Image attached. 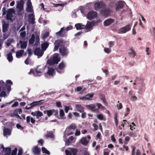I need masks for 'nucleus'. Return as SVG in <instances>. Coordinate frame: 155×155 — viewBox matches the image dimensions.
Masks as SVG:
<instances>
[{
    "label": "nucleus",
    "instance_id": "c9c22d12",
    "mask_svg": "<svg viewBox=\"0 0 155 155\" xmlns=\"http://www.w3.org/2000/svg\"><path fill=\"white\" fill-rule=\"evenodd\" d=\"M27 12H31L33 11L32 6H27L26 9Z\"/></svg>",
    "mask_w": 155,
    "mask_h": 155
},
{
    "label": "nucleus",
    "instance_id": "423d86ee",
    "mask_svg": "<svg viewBox=\"0 0 155 155\" xmlns=\"http://www.w3.org/2000/svg\"><path fill=\"white\" fill-rule=\"evenodd\" d=\"M97 16V13L96 12L93 11H90L87 14V18L89 20L94 19Z\"/></svg>",
    "mask_w": 155,
    "mask_h": 155
},
{
    "label": "nucleus",
    "instance_id": "6ab92c4d",
    "mask_svg": "<svg viewBox=\"0 0 155 155\" xmlns=\"http://www.w3.org/2000/svg\"><path fill=\"white\" fill-rule=\"evenodd\" d=\"M76 127L75 124L72 123L67 127L65 130V132H69L71 130H75Z\"/></svg>",
    "mask_w": 155,
    "mask_h": 155
},
{
    "label": "nucleus",
    "instance_id": "864d4df0",
    "mask_svg": "<svg viewBox=\"0 0 155 155\" xmlns=\"http://www.w3.org/2000/svg\"><path fill=\"white\" fill-rule=\"evenodd\" d=\"M26 34V33L25 31H24L20 33V35L21 37L22 38H24L25 37Z\"/></svg>",
    "mask_w": 155,
    "mask_h": 155
},
{
    "label": "nucleus",
    "instance_id": "6e6d98bb",
    "mask_svg": "<svg viewBox=\"0 0 155 155\" xmlns=\"http://www.w3.org/2000/svg\"><path fill=\"white\" fill-rule=\"evenodd\" d=\"M105 150L106 151V152H104V155H109V152L110 151L107 148L105 149Z\"/></svg>",
    "mask_w": 155,
    "mask_h": 155
},
{
    "label": "nucleus",
    "instance_id": "4d7b16f0",
    "mask_svg": "<svg viewBox=\"0 0 155 155\" xmlns=\"http://www.w3.org/2000/svg\"><path fill=\"white\" fill-rule=\"evenodd\" d=\"M16 127L18 129H20L21 130H23L24 129V127H22L20 125L18 124H16Z\"/></svg>",
    "mask_w": 155,
    "mask_h": 155
},
{
    "label": "nucleus",
    "instance_id": "b1692460",
    "mask_svg": "<svg viewBox=\"0 0 155 155\" xmlns=\"http://www.w3.org/2000/svg\"><path fill=\"white\" fill-rule=\"evenodd\" d=\"M80 142L83 145H86L88 143V141L87 140L86 137H83L80 140Z\"/></svg>",
    "mask_w": 155,
    "mask_h": 155
},
{
    "label": "nucleus",
    "instance_id": "a878e982",
    "mask_svg": "<svg viewBox=\"0 0 155 155\" xmlns=\"http://www.w3.org/2000/svg\"><path fill=\"white\" fill-rule=\"evenodd\" d=\"M128 54L131 57L134 58L136 55V53L134 50L132 48H130Z\"/></svg>",
    "mask_w": 155,
    "mask_h": 155
},
{
    "label": "nucleus",
    "instance_id": "1a4fd4ad",
    "mask_svg": "<svg viewBox=\"0 0 155 155\" xmlns=\"http://www.w3.org/2000/svg\"><path fill=\"white\" fill-rule=\"evenodd\" d=\"M44 53V51L40 48H36L34 51V54L38 56L41 57Z\"/></svg>",
    "mask_w": 155,
    "mask_h": 155
},
{
    "label": "nucleus",
    "instance_id": "9d476101",
    "mask_svg": "<svg viewBox=\"0 0 155 155\" xmlns=\"http://www.w3.org/2000/svg\"><path fill=\"white\" fill-rule=\"evenodd\" d=\"M101 14L104 16H108L110 12V9L108 8H104L101 11Z\"/></svg>",
    "mask_w": 155,
    "mask_h": 155
},
{
    "label": "nucleus",
    "instance_id": "680f3d73",
    "mask_svg": "<svg viewBox=\"0 0 155 155\" xmlns=\"http://www.w3.org/2000/svg\"><path fill=\"white\" fill-rule=\"evenodd\" d=\"M73 28V27L71 25H70L69 26L67 27L64 30L67 31H69L71 29Z\"/></svg>",
    "mask_w": 155,
    "mask_h": 155
},
{
    "label": "nucleus",
    "instance_id": "5701e85b",
    "mask_svg": "<svg viewBox=\"0 0 155 155\" xmlns=\"http://www.w3.org/2000/svg\"><path fill=\"white\" fill-rule=\"evenodd\" d=\"M55 72L54 70L52 68H48V71L47 72L48 74L51 76H53Z\"/></svg>",
    "mask_w": 155,
    "mask_h": 155
},
{
    "label": "nucleus",
    "instance_id": "e2e57ef3",
    "mask_svg": "<svg viewBox=\"0 0 155 155\" xmlns=\"http://www.w3.org/2000/svg\"><path fill=\"white\" fill-rule=\"evenodd\" d=\"M2 11H3V13H2V15H5L6 13H7V11L6 8L5 7H4L2 8Z\"/></svg>",
    "mask_w": 155,
    "mask_h": 155
},
{
    "label": "nucleus",
    "instance_id": "8fccbe9b",
    "mask_svg": "<svg viewBox=\"0 0 155 155\" xmlns=\"http://www.w3.org/2000/svg\"><path fill=\"white\" fill-rule=\"evenodd\" d=\"M118 103H119V105H117V107L118 109H120L123 107V105L121 103H119V101H118Z\"/></svg>",
    "mask_w": 155,
    "mask_h": 155
},
{
    "label": "nucleus",
    "instance_id": "58836bf2",
    "mask_svg": "<svg viewBox=\"0 0 155 155\" xmlns=\"http://www.w3.org/2000/svg\"><path fill=\"white\" fill-rule=\"evenodd\" d=\"M49 32H46L42 36V38L45 40V38H47L49 35Z\"/></svg>",
    "mask_w": 155,
    "mask_h": 155
},
{
    "label": "nucleus",
    "instance_id": "f257e3e1",
    "mask_svg": "<svg viewBox=\"0 0 155 155\" xmlns=\"http://www.w3.org/2000/svg\"><path fill=\"white\" fill-rule=\"evenodd\" d=\"M64 43V41L62 39H59L56 40L54 43L55 45L53 51H57L60 46L59 51L61 55L62 56H67L68 54L69 51L67 47L63 45Z\"/></svg>",
    "mask_w": 155,
    "mask_h": 155
},
{
    "label": "nucleus",
    "instance_id": "0e129e2a",
    "mask_svg": "<svg viewBox=\"0 0 155 155\" xmlns=\"http://www.w3.org/2000/svg\"><path fill=\"white\" fill-rule=\"evenodd\" d=\"M82 89V87L80 86L77 87L76 89H75V91L78 92L81 91Z\"/></svg>",
    "mask_w": 155,
    "mask_h": 155
},
{
    "label": "nucleus",
    "instance_id": "2f4dec72",
    "mask_svg": "<svg viewBox=\"0 0 155 155\" xmlns=\"http://www.w3.org/2000/svg\"><path fill=\"white\" fill-rule=\"evenodd\" d=\"M35 71L37 74H41L44 71L43 68H39V66L35 68Z\"/></svg>",
    "mask_w": 155,
    "mask_h": 155
},
{
    "label": "nucleus",
    "instance_id": "e433bc0d",
    "mask_svg": "<svg viewBox=\"0 0 155 155\" xmlns=\"http://www.w3.org/2000/svg\"><path fill=\"white\" fill-rule=\"evenodd\" d=\"M71 150L73 153V155H77L78 150L76 148H71Z\"/></svg>",
    "mask_w": 155,
    "mask_h": 155
},
{
    "label": "nucleus",
    "instance_id": "473e14b6",
    "mask_svg": "<svg viewBox=\"0 0 155 155\" xmlns=\"http://www.w3.org/2000/svg\"><path fill=\"white\" fill-rule=\"evenodd\" d=\"M35 36L34 34L31 35V38L29 39V42L30 44H33L35 41Z\"/></svg>",
    "mask_w": 155,
    "mask_h": 155
},
{
    "label": "nucleus",
    "instance_id": "603ef678",
    "mask_svg": "<svg viewBox=\"0 0 155 155\" xmlns=\"http://www.w3.org/2000/svg\"><path fill=\"white\" fill-rule=\"evenodd\" d=\"M47 63L50 65H52L54 64V62L53 61V60L52 59L48 60L47 61Z\"/></svg>",
    "mask_w": 155,
    "mask_h": 155
},
{
    "label": "nucleus",
    "instance_id": "393cba45",
    "mask_svg": "<svg viewBox=\"0 0 155 155\" xmlns=\"http://www.w3.org/2000/svg\"><path fill=\"white\" fill-rule=\"evenodd\" d=\"M19 43L20 44V47L21 49H24L26 48L27 46V43L25 41H22L20 40L19 41Z\"/></svg>",
    "mask_w": 155,
    "mask_h": 155
},
{
    "label": "nucleus",
    "instance_id": "72a5a7b5",
    "mask_svg": "<svg viewBox=\"0 0 155 155\" xmlns=\"http://www.w3.org/2000/svg\"><path fill=\"white\" fill-rule=\"evenodd\" d=\"M41 150L43 153H46L48 155H49L50 153V152L44 147L41 148Z\"/></svg>",
    "mask_w": 155,
    "mask_h": 155
},
{
    "label": "nucleus",
    "instance_id": "4468645a",
    "mask_svg": "<svg viewBox=\"0 0 155 155\" xmlns=\"http://www.w3.org/2000/svg\"><path fill=\"white\" fill-rule=\"evenodd\" d=\"M42 101V100H40L38 101H33L28 105L31 106V107L35 106L40 105L43 104V102Z\"/></svg>",
    "mask_w": 155,
    "mask_h": 155
},
{
    "label": "nucleus",
    "instance_id": "dca6fc26",
    "mask_svg": "<svg viewBox=\"0 0 155 155\" xmlns=\"http://www.w3.org/2000/svg\"><path fill=\"white\" fill-rule=\"evenodd\" d=\"M125 2L124 1H119L117 3L116 8V10H118L120 9H121L123 8Z\"/></svg>",
    "mask_w": 155,
    "mask_h": 155
},
{
    "label": "nucleus",
    "instance_id": "39448f33",
    "mask_svg": "<svg viewBox=\"0 0 155 155\" xmlns=\"http://www.w3.org/2000/svg\"><path fill=\"white\" fill-rule=\"evenodd\" d=\"M131 29V26L130 25H128L120 28L118 31L119 33H125L129 31Z\"/></svg>",
    "mask_w": 155,
    "mask_h": 155
},
{
    "label": "nucleus",
    "instance_id": "412c9836",
    "mask_svg": "<svg viewBox=\"0 0 155 155\" xmlns=\"http://www.w3.org/2000/svg\"><path fill=\"white\" fill-rule=\"evenodd\" d=\"M22 110L21 108H17L14 111L13 113L11 114V116L13 117L14 116L18 114H20L22 113Z\"/></svg>",
    "mask_w": 155,
    "mask_h": 155
},
{
    "label": "nucleus",
    "instance_id": "37998d69",
    "mask_svg": "<svg viewBox=\"0 0 155 155\" xmlns=\"http://www.w3.org/2000/svg\"><path fill=\"white\" fill-rule=\"evenodd\" d=\"M6 96V94L4 90L2 91L0 93V97H5Z\"/></svg>",
    "mask_w": 155,
    "mask_h": 155
},
{
    "label": "nucleus",
    "instance_id": "79ce46f5",
    "mask_svg": "<svg viewBox=\"0 0 155 155\" xmlns=\"http://www.w3.org/2000/svg\"><path fill=\"white\" fill-rule=\"evenodd\" d=\"M36 114L37 118V119H38L39 117H41L43 115L42 113L39 111H37Z\"/></svg>",
    "mask_w": 155,
    "mask_h": 155
},
{
    "label": "nucleus",
    "instance_id": "f704fd0d",
    "mask_svg": "<svg viewBox=\"0 0 155 155\" xmlns=\"http://www.w3.org/2000/svg\"><path fill=\"white\" fill-rule=\"evenodd\" d=\"M64 30V27L61 28V30L59 31L56 33V35L60 37L62 36V34Z\"/></svg>",
    "mask_w": 155,
    "mask_h": 155
},
{
    "label": "nucleus",
    "instance_id": "a211bd4d",
    "mask_svg": "<svg viewBox=\"0 0 155 155\" xmlns=\"http://www.w3.org/2000/svg\"><path fill=\"white\" fill-rule=\"evenodd\" d=\"M76 110L80 113L84 111V107L80 104H77L75 105Z\"/></svg>",
    "mask_w": 155,
    "mask_h": 155
},
{
    "label": "nucleus",
    "instance_id": "4c0bfd02",
    "mask_svg": "<svg viewBox=\"0 0 155 155\" xmlns=\"http://www.w3.org/2000/svg\"><path fill=\"white\" fill-rule=\"evenodd\" d=\"M54 112V110H47V114L48 117H49L51 116L53 113Z\"/></svg>",
    "mask_w": 155,
    "mask_h": 155
},
{
    "label": "nucleus",
    "instance_id": "c85d7f7f",
    "mask_svg": "<svg viewBox=\"0 0 155 155\" xmlns=\"http://www.w3.org/2000/svg\"><path fill=\"white\" fill-rule=\"evenodd\" d=\"M11 131L8 128H5L3 130V135L4 136L7 135H10L11 134Z\"/></svg>",
    "mask_w": 155,
    "mask_h": 155
},
{
    "label": "nucleus",
    "instance_id": "bf43d9fd",
    "mask_svg": "<svg viewBox=\"0 0 155 155\" xmlns=\"http://www.w3.org/2000/svg\"><path fill=\"white\" fill-rule=\"evenodd\" d=\"M93 126L94 127V130H97L98 129V126L96 124L94 123L93 124Z\"/></svg>",
    "mask_w": 155,
    "mask_h": 155
},
{
    "label": "nucleus",
    "instance_id": "aec40b11",
    "mask_svg": "<svg viewBox=\"0 0 155 155\" xmlns=\"http://www.w3.org/2000/svg\"><path fill=\"white\" fill-rule=\"evenodd\" d=\"M2 31L5 32L8 31V29L9 27V24L7 23L5 21H2Z\"/></svg>",
    "mask_w": 155,
    "mask_h": 155
},
{
    "label": "nucleus",
    "instance_id": "bb28decb",
    "mask_svg": "<svg viewBox=\"0 0 155 155\" xmlns=\"http://www.w3.org/2000/svg\"><path fill=\"white\" fill-rule=\"evenodd\" d=\"M24 53V51L23 50H21L18 51H17L16 52V56L17 58H19L21 57Z\"/></svg>",
    "mask_w": 155,
    "mask_h": 155
},
{
    "label": "nucleus",
    "instance_id": "4be33fe9",
    "mask_svg": "<svg viewBox=\"0 0 155 155\" xmlns=\"http://www.w3.org/2000/svg\"><path fill=\"white\" fill-rule=\"evenodd\" d=\"M49 45V44L47 41H45L41 45V48L44 51H45Z\"/></svg>",
    "mask_w": 155,
    "mask_h": 155
},
{
    "label": "nucleus",
    "instance_id": "ddd939ff",
    "mask_svg": "<svg viewBox=\"0 0 155 155\" xmlns=\"http://www.w3.org/2000/svg\"><path fill=\"white\" fill-rule=\"evenodd\" d=\"M114 20L113 19L109 18L105 20L104 22V25L107 26L110 25V24L114 23Z\"/></svg>",
    "mask_w": 155,
    "mask_h": 155
},
{
    "label": "nucleus",
    "instance_id": "f3484780",
    "mask_svg": "<svg viewBox=\"0 0 155 155\" xmlns=\"http://www.w3.org/2000/svg\"><path fill=\"white\" fill-rule=\"evenodd\" d=\"M65 66V64L64 63V62H61L59 64L58 68L56 69V71L60 73V70H63L64 69Z\"/></svg>",
    "mask_w": 155,
    "mask_h": 155
},
{
    "label": "nucleus",
    "instance_id": "774afa93",
    "mask_svg": "<svg viewBox=\"0 0 155 155\" xmlns=\"http://www.w3.org/2000/svg\"><path fill=\"white\" fill-rule=\"evenodd\" d=\"M100 97L101 99L103 101L105 99V97L104 95L103 94H101L100 95Z\"/></svg>",
    "mask_w": 155,
    "mask_h": 155
},
{
    "label": "nucleus",
    "instance_id": "69168bd1",
    "mask_svg": "<svg viewBox=\"0 0 155 155\" xmlns=\"http://www.w3.org/2000/svg\"><path fill=\"white\" fill-rule=\"evenodd\" d=\"M114 41H110L109 42V47L110 48L112 47L114 45Z\"/></svg>",
    "mask_w": 155,
    "mask_h": 155
},
{
    "label": "nucleus",
    "instance_id": "0eeeda50",
    "mask_svg": "<svg viewBox=\"0 0 155 155\" xmlns=\"http://www.w3.org/2000/svg\"><path fill=\"white\" fill-rule=\"evenodd\" d=\"M14 12V9L10 8L7 11L6 15V19L8 20L12 21V18L13 17V13Z\"/></svg>",
    "mask_w": 155,
    "mask_h": 155
},
{
    "label": "nucleus",
    "instance_id": "de8ad7c7",
    "mask_svg": "<svg viewBox=\"0 0 155 155\" xmlns=\"http://www.w3.org/2000/svg\"><path fill=\"white\" fill-rule=\"evenodd\" d=\"M75 26L77 30L81 29V24L80 23H77L75 25Z\"/></svg>",
    "mask_w": 155,
    "mask_h": 155
},
{
    "label": "nucleus",
    "instance_id": "3c124183",
    "mask_svg": "<svg viewBox=\"0 0 155 155\" xmlns=\"http://www.w3.org/2000/svg\"><path fill=\"white\" fill-rule=\"evenodd\" d=\"M94 94H88L86 95V98L87 99H89V98H92L93 97Z\"/></svg>",
    "mask_w": 155,
    "mask_h": 155
},
{
    "label": "nucleus",
    "instance_id": "7c9ffc66",
    "mask_svg": "<svg viewBox=\"0 0 155 155\" xmlns=\"http://www.w3.org/2000/svg\"><path fill=\"white\" fill-rule=\"evenodd\" d=\"M11 151V149L10 147H6V149L5 150V155H10Z\"/></svg>",
    "mask_w": 155,
    "mask_h": 155
},
{
    "label": "nucleus",
    "instance_id": "20e7f679",
    "mask_svg": "<svg viewBox=\"0 0 155 155\" xmlns=\"http://www.w3.org/2000/svg\"><path fill=\"white\" fill-rule=\"evenodd\" d=\"M0 86L2 87V89L3 90H7L8 92H9L11 90V85L9 84H7L5 83L2 80L0 81Z\"/></svg>",
    "mask_w": 155,
    "mask_h": 155
},
{
    "label": "nucleus",
    "instance_id": "052dcab7",
    "mask_svg": "<svg viewBox=\"0 0 155 155\" xmlns=\"http://www.w3.org/2000/svg\"><path fill=\"white\" fill-rule=\"evenodd\" d=\"M56 105L58 107H62L61 103L60 102H57L56 103Z\"/></svg>",
    "mask_w": 155,
    "mask_h": 155
},
{
    "label": "nucleus",
    "instance_id": "c03bdc74",
    "mask_svg": "<svg viewBox=\"0 0 155 155\" xmlns=\"http://www.w3.org/2000/svg\"><path fill=\"white\" fill-rule=\"evenodd\" d=\"M46 136L47 137H49L52 138L54 137V135L53 133L49 132L47 133Z\"/></svg>",
    "mask_w": 155,
    "mask_h": 155
},
{
    "label": "nucleus",
    "instance_id": "49530a36",
    "mask_svg": "<svg viewBox=\"0 0 155 155\" xmlns=\"http://www.w3.org/2000/svg\"><path fill=\"white\" fill-rule=\"evenodd\" d=\"M64 115V110L62 109H61L60 110L59 116L61 117H63Z\"/></svg>",
    "mask_w": 155,
    "mask_h": 155
},
{
    "label": "nucleus",
    "instance_id": "6e6552de",
    "mask_svg": "<svg viewBox=\"0 0 155 155\" xmlns=\"http://www.w3.org/2000/svg\"><path fill=\"white\" fill-rule=\"evenodd\" d=\"M25 0H20L19 1L17 2L16 8L17 9H19V11L23 10Z\"/></svg>",
    "mask_w": 155,
    "mask_h": 155
},
{
    "label": "nucleus",
    "instance_id": "13d9d810",
    "mask_svg": "<svg viewBox=\"0 0 155 155\" xmlns=\"http://www.w3.org/2000/svg\"><path fill=\"white\" fill-rule=\"evenodd\" d=\"M137 97L135 96H132L130 98V100L132 101H134L137 99Z\"/></svg>",
    "mask_w": 155,
    "mask_h": 155
},
{
    "label": "nucleus",
    "instance_id": "5fc2aeb1",
    "mask_svg": "<svg viewBox=\"0 0 155 155\" xmlns=\"http://www.w3.org/2000/svg\"><path fill=\"white\" fill-rule=\"evenodd\" d=\"M104 51L107 53H110L111 51V50L110 49L106 48H104Z\"/></svg>",
    "mask_w": 155,
    "mask_h": 155
},
{
    "label": "nucleus",
    "instance_id": "cd10ccee",
    "mask_svg": "<svg viewBox=\"0 0 155 155\" xmlns=\"http://www.w3.org/2000/svg\"><path fill=\"white\" fill-rule=\"evenodd\" d=\"M54 64H58L60 61V59L58 57V55L54 56L52 58Z\"/></svg>",
    "mask_w": 155,
    "mask_h": 155
},
{
    "label": "nucleus",
    "instance_id": "f03ea898",
    "mask_svg": "<svg viewBox=\"0 0 155 155\" xmlns=\"http://www.w3.org/2000/svg\"><path fill=\"white\" fill-rule=\"evenodd\" d=\"M86 107L94 112H98L99 109L100 108L103 109H106L105 107L103 106L101 103H97L95 104L87 105Z\"/></svg>",
    "mask_w": 155,
    "mask_h": 155
},
{
    "label": "nucleus",
    "instance_id": "7ed1b4c3",
    "mask_svg": "<svg viewBox=\"0 0 155 155\" xmlns=\"http://www.w3.org/2000/svg\"><path fill=\"white\" fill-rule=\"evenodd\" d=\"M106 7V4L103 1L97 2L94 5V9L96 10H98L101 8H103Z\"/></svg>",
    "mask_w": 155,
    "mask_h": 155
},
{
    "label": "nucleus",
    "instance_id": "9b49d317",
    "mask_svg": "<svg viewBox=\"0 0 155 155\" xmlns=\"http://www.w3.org/2000/svg\"><path fill=\"white\" fill-rule=\"evenodd\" d=\"M98 23V22L97 21H93L91 22L88 21L86 25H85L86 29V30L90 29L93 26L96 24H97Z\"/></svg>",
    "mask_w": 155,
    "mask_h": 155
},
{
    "label": "nucleus",
    "instance_id": "2eb2a0df",
    "mask_svg": "<svg viewBox=\"0 0 155 155\" xmlns=\"http://www.w3.org/2000/svg\"><path fill=\"white\" fill-rule=\"evenodd\" d=\"M28 22L30 24H34L35 22V15L33 14H30L28 15Z\"/></svg>",
    "mask_w": 155,
    "mask_h": 155
},
{
    "label": "nucleus",
    "instance_id": "c756f323",
    "mask_svg": "<svg viewBox=\"0 0 155 155\" xmlns=\"http://www.w3.org/2000/svg\"><path fill=\"white\" fill-rule=\"evenodd\" d=\"M7 58L9 62H11L12 61L13 58L12 56V53L11 52H10L7 54Z\"/></svg>",
    "mask_w": 155,
    "mask_h": 155
},
{
    "label": "nucleus",
    "instance_id": "ea45409f",
    "mask_svg": "<svg viewBox=\"0 0 155 155\" xmlns=\"http://www.w3.org/2000/svg\"><path fill=\"white\" fill-rule=\"evenodd\" d=\"M18 149L17 148H15L14 149L12 150L11 152L10 155H16L17 153Z\"/></svg>",
    "mask_w": 155,
    "mask_h": 155
},
{
    "label": "nucleus",
    "instance_id": "f8f14e48",
    "mask_svg": "<svg viewBox=\"0 0 155 155\" xmlns=\"http://www.w3.org/2000/svg\"><path fill=\"white\" fill-rule=\"evenodd\" d=\"M32 152L35 155H39L41 153V149L37 146L34 147L32 149Z\"/></svg>",
    "mask_w": 155,
    "mask_h": 155
},
{
    "label": "nucleus",
    "instance_id": "09e8293b",
    "mask_svg": "<svg viewBox=\"0 0 155 155\" xmlns=\"http://www.w3.org/2000/svg\"><path fill=\"white\" fill-rule=\"evenodd\" d=\"M74 139V138L72 136L70 137H69V139H68L67 140V142L68 143H69L68 144H70L71 143L70 142V140L71 141H72Z\"/></svg>",
    "mask_w": 155,
    "mask_h": 155
},
{
    "label": "nucleus",
    "instance_id": "a19ab883",
    "mask_svg": "<svg viewBox=\"0 0 155 155\" xmlns=\"http://www.w3.org/2000/svg\"><path fill=\"white\" fill-rule=\"evenodd\" d=\"M97 118L98 119L100 120H106L105 119H104V117L103 115L102 114H99L97 115Z\"/></svg>",
    "mask_w": 155,
    "mask_h": 155
},
{
    "label": "nucleus",
    "instance_id": "338daca9",
    "mask_svg": "<svg viewBox=\"0 0 155 155\" xmlns=\"http://www.w3.org/2000/svg\"><path fill=\"white\" fill-rule=\"evenodd\" d=\"M82 113L81 114V117L82 118H85L86 117V113L84 112H81Z\"/></svg>",
    "mask_w": 155,
    "mask_h": 155
},
{
    "label": "nucleus",
    "instance_id": "a18cd8bd",
    "mask_svg": "<svg viewBox=\"0 0 155 155\" xmlns=\"http://www.w3.org/2000/svg\"><path fill=\"white\" fill-rule=\"evenodd\" d=\"M65 153H66V155H73V153L72 152L70 151H69L67 150H65Z\"/></svg>",
    "mask_w": 155,
    "mask_h": 155
}]
</instances>
